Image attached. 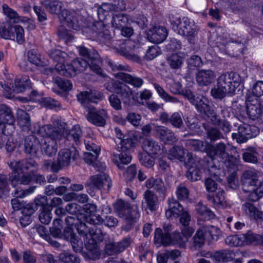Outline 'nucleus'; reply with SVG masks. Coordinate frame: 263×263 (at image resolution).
I'll use <instances>...</instances> for the list:
<instances>
[{"label":"nucleus","mask_w":263,"mask_h":263,"mask_svg":"<svg viewBox=\"0 0 263 263\" xmlns=\"http://www.w3.org/2000/svg\"><path fill=\"white\" fill-rule=\"evenodd\" d=\"M209 200L217 208H224L227 205L224 192L220 189H218L213 195H209Z\"/></svg>","instance_id":"nucleus-36"},{"label":"nucleus","mask_w":263,"mask_h":263,"mask_svg":"<svg viewBox=\"0 0 263 263\" xmlns=\"http://www.w3.org/2000/svg\"><path fill=\"white\" fill-rule=\"evenodd\" d=\"M219 169H217L216 167L212 168L210 170V174L211 178H208L205 179L204 181V185L206 191L210 193H213L217 190V185L215 183L214 179L220 181L222 180L220 176H223L225 173L222 172Z\"/></svg>","instance_id":"nucleus-22"},{"label":"nucleus","mask_w":263,"mask_h":263,"mask_svg":"<svg viewBox=\"0 0 263 263\" xmlns=\"http://www.w3.org/2000/svg\"><path fill=\"white\" fill-rule=\"evenodd\" d=\"M242 210L251 218L254 219H261L263 212L250 203H246L242 205Z\"/></svg>","instance_id":"nucleus-37"},{"label":"nucleus","mask_w":263,"mask_h":263,"mask_svg":"<svg viewBox=\"0 0 263 263\" xmlns=\"http://www.w3.org/2000/svg\"><path fill=\"white\" fill-rule=\"evenodd\" d=\"M9 166L12 170L9 175V180L13 187L34 181L33 174L36 170V164L34 161H13L9 163Z\"/></svg>","instance_id":"nucleus-4"},{"label":"nucleus","mask_w":263,"mask_h":263,"mask_svg":"<svg viewBox=\"0 0 263 263\" xmlns=\"http://www.w3.org/2000/svg\"><path fill=\"white\" fill-rule=\"evenodd\" d=\"M115 211L118 216L125 220L123 229L130 230L140 218V213L137 206L131 207L129 203L122 200H118L114 204Z\"/></svg>","instance_id":"nucleus-7"},{"label":"nucleus","mask_w":263,"mask_h":263,"mask_svg":"<svg viewBox=\"0 0 263 263\" xmlns=\"http://www.w3.org/2000/svg\"><path fill=\"white\" fill-rule=\"evenodd\" d=\"M189 142L194 149L200 151H205L212 160L218 157L223 158L225 154V145L222 143H219L216 146L211 145L205 146L203 145V142L200 140H191Z\"/></svg>","instance_id":"nucleus-13"},{"label":"nucleus","mask_w":263,"mask_h":263,"mask_svg":"<svg viewBox=\"0 0 263 263\" xmlns=\"http://www.w3.org/2000/svg\"><path fill=\"white\" fill-rule=\"evenodd\" d=\"M167 35L166 29L164 27L156 26L151 28L147 32V37L151 42L159 44L163 42Z\"/></svg>","instance_id":"nucleus-21"},{"label":"nucleus","mask_w":263,"mask_h":263,"mask_svg":"<svg viewBox=\"0 0 263 263\" xmlns=\"http://www.w3.org/2000/svg\"><path fill=\"white\" fill-rule=\"evenodd\" d=\"M183 95L199 112L206 115L212 122L214 121L213 119H215V123L218 122L214 110L211 109L208 105V100L206 98L202 96L196 97L190 90H185L183 92Z\"/></svg>","instance_id":"nucleus-10"},{"label":"nucleus","mask_w":263,"mask_h":263,"mask_svg":"<svg viewBox=\"0 0 263 263\" xmlns=\"http://www.w3.org/2000/svg\"><path fill=\"white\" fill-rule=\"evenodd\" d=\"M154 86L159 97L165 101L171 102H174L176 101L175 98L170 96L159 85L154 84Z\"/></svg>","instance_id":"nucleus-55"},{"label":"nucleus","mask_w":263,"mask_h":263,"mask_svg":"<svg viewBox=\"0 0 263 263\" xmlns=\"http://www.w3.org/2000/svg\"><path fill=\"white\" fill-rule=\"evenodd\" d=\"M88 184L98 189L108 191L112 185V182L108 175L105 174H101L91 176Z\"/></svg>","instance_id":"nucleus-19"},{"label":"nucleus","mask_w":263,"mask_h":263,"mask_svg":"<svg viewBox=\"0 0 263 263\" xmlns=\"http://www.w3.org/2000/svg\"><path fill=\"white\" fill-rule=\"evenodd\" d=\"M55 83L60 89L64 91H69L72 87V85L70 81L60 78H56Z\"/></svg>","instance_id":"nucleus-59"},{"label":"nucleus","mask_w":263,"mask_h":263,"mask_svg":"<svg viewBox=\"0 0 263 263\" xmlns=\"http://www.w3.org/2000/svg\"><path fill=\"white\" fill-rule=\"evenodd\" d=\"M230 254L229 250H223L216 251L213 254L210 252H202L200 255L203 257H211L215 261L224 262L229 261Z\"/></svg>","instance_id":"nucleus-35"},{"label":"nucleus","mask_w":263,"mask_h":263,"mask_svg":"<svg viewBox=\"0 0 263 263\" xmlns=\"http://www.w3.org/2000/svg\"><path fill=\"white\" fill-rule=\"evenodd\" d=\"M77 153V150L73 147L71 149L65 148L61 150L58 155L57 162L52 164L53 172H57L63 167L68 166L71 159H76Z\"/></svg>","instance_id":"nucleus-17"},{"label":"nucleus","mask_w":263,"mask_h":263,"mask_svg":"<svg viewBox=\"0 0 263 263\" xmlns=\"http://www.w3.org/2000/svg\"><path fill=\"white\" fill-rule=\"evenodd\" d=\"M187 157L188 160L186 165L188 171L186 173V177L192 181L200 180L203 161L194 157L191 154H188Z\"/></svg>","instance_id":"nucleus-16"},{"label":"nucleus","mask_w":263,"mask_h":263,"mask_svg":"<svg viewBox=\"0 0 263 263\" xmlns=\"http://www.w3.org/2000/svg\"><path fill=\"white\" fill-rule=\"evenodd\" d=\"M182 114L181 112H174L170 117V123L176 128H180L183 125Z\"/></svg>","instance_id":"nucleus-56"},{"label":"nucleus","mask_w":263,"mask_h":263,"mask_svg":"<svg viewBox=\"0 0 263 263\" xmlns=\"http://www.w3.org/2000/svg\"><path fill=\"white\" fill-rule=\"evenodd\" d=\"M87 111L86 118L89 122L100 126L105 124L107 116V112L105 110H97L93 107H88Z\"/></svg>","instance_id":"nucleus-20"},{"label":"nucleus","mask_w":263,"mask_h":263,"mask_svg":"<svg viewBox=\"0 0 263 263\" xmlns=\"http://www.w3.org/2000/svg\"><path fill=\"white\" fill-rule=\"evenodd\" d=\"M42 5L50 12L58 15L61 22H64L67 25L74 30L80 28V24L74 11H68L62 9V3L58 0H44L42 2Z\"/></svg>","instance_id":"nucleus-6"},{"label":"nucleus","mask_w":263,"mask_h":263,"mask_svg":"<svg viewBox=\"0 0 263 263\" xmlns=\"http://www.w3.org/2000/svg\"><path fill=\"white\" fill-rule=\"evenodd\" d=\"M173 30L178 34L186 36L190 42L197 34V28L195 22L186 17H176L171 20Z\"/></svg>","instance_id":"nucleus-8"},{"label":"nucleus","mask_w":263,"mask_h":263,"mask_svg":"<svg viewBox=\"0 0 263 263\" xmlns=\"http://www.w3.org/2000/svg\"><path fill=\"white\" fill-rule=\"evenodd\" d=\"M227 90L226 89V86L221 87L217 85L212 89L211 94L215 99H221L225 97Z\"/></svg>","instance_id":"nucleus-57"},{"label":"nucleus","mask_w":263,"mask_h":263,"mask_svg":"<svg viewBox=\"0 0 263 263\" xmlns=\"http://www.w3.org/2000/svg\"><path fill=\"white\" fill-rule=\"evenodd\" d=\"M60 263H79L80 259L76 255L68 252H63L58 256Z\"/></svg>","instance_id":"nucleus-52"},{"label":"nucleus","mask_w":263,"mask_h":263,"mask_svg":"<svg viewBox=\"0 0 263 263\" xmlns=\"http://www.w3.org/2000/svg\"><path fill=\"white\" fill-rule=\"evenodd\" d=\"M17 120L19 126L23 130L29 129L31 125L29 115L21 109H18L16 111Z\"/></svg>","instance_id":"nucleus-38"},{"label":"nucleus","mask_w":263,"mask_h":263,"mask_svg":"<svg viewBox=\"0 0 263 263\" xmlns=\"http://www.w3.org/2000/svg\"><path fill=\"white\" fill-rule=\"evenodd\" d=\"M182 235V236L179 233L177 232L173 233L171 235L167 232L163 234L161 229L157 228L155 232V243L158 245V247L160 245L168 246L177 244L183 247L185 243L187 241L189 238L191 236H185L183 233Z\"/></svg>","instance_id":"nucleus-9"},{"label":"nucleus","mask_w":263,"mask_h":263,"mask_svg":"<svg viewBox=\"0 0 263 263\" xmlns=\"http://www.w3.org/2000/svg\"><path fill=\"white\" fill-rule=\"evenodd\" d=\"M176 193L179 200H184L189 197V191L183 185H180L177 187Z\"/></svg>","instance_id":"nucleus-61"},{"label":"nucleus","mask_w":263,"mask_h":263,"mask_svg":"<svg viewBox=\"0 0 263 263\" xmlns=\"http://www.w3.org/2000/svg\"><path fill=\"white\" fill-rule=\"evenodd\" d=\"M145 185L148 189L154 188V190L163 193L165 191V186L162 180L160 178H151L145 182Z\"/></svg>","instance_id":"nucleus-44"},{"label":"nucleus","mask_w":263,"mask_h":263,"mask_svg":"<svg viewBox=\"0 0 263 263\" xmlns=\"http://www.w3.org/2000/svg\"><path fill=\"white\" fill-rule=\"evenodd\" d=\"M82 135V130L80 125H74L72 129L69 131L67 136V139L69 140H73L77 144L80 142V139Z\"/></svg>","instance_id":"nucleus-50"},{"label":"nucleus","mask_w":263,"mask_h":263,"mask_svg":"<svg viewBox=\"0 0 263 263\" xmlns=\"http://www.w3.org/2000/svg\"><path fill=\"white\" fill-rule=\"evenodd\" d=\"M142 207L145 210H149L151 212L156 211L158 207L157 196L152 191L147 190L144 196V201L142 202Z\"/></svg>","instance_id":"nucleus-29"},{"label":"nucleus","mask_w":263,"mask_h":263,"mask_svg":"<svg viewBox=\"0 0 263 263\" xmlns=\"http://www.w3.org/2000/svg\"><path fill=\"white\" fill-rule=\"evenodd\" d=\"M14 117L11 109L7 105L0 104V127L3 125L2 131L5 135H11L14 130Z\"/></svg>","instance_id":"nucleus-14"},{"label":"nucleus","mask_w":263,"mask_h":263,"mask_svg":"<svg viewBox=\"0 0 263 263\" xmlns=\"http://www.w3.org/2000/svg\"><path fill=\"white\" fill-rule=\"evenodd\" d=\"M0 36L6 40L14 39V36L12 26L6 28L3 25H0Z\"/></svg>","instance_id":"nucleus-58"},{"label":"nucleus","mask_w":263,"mask_h":263,"mask_svg":"<svg viewBox=\"0 0 263 263\" xmlns=\"http://www.w3.org/2000/svg\"><path fill=\"white\" fill-rule=\"evenodd\" d=\"M142 149L144 152L157 157L163 153V149L159 143L152 139H147L143 141Z\"/></svg>","instance_id":"nucleus-26"},{"label":"nucleus","mask_w":263,"mask_h":263,"mask_svg":"<svg viewBox=\"0 0 263 263\" xmlns=\"http://www.w3.org/2000/svg\"><path fill=\"white\" fill-rule=\"evenodd\" d=\"M185 58V54L183 52H179L172 54L168 60L170 66L174 69L180 68L182 65Z\"/></svg>","instance_id":"nucleus-43"},{"label":"nucleus","mask_w":263,"mask_h":263,"mask_svg":"<svg viewBox=\"0 0 263 263\" xmlns=\"http://www.w3.org/2000/svg\"><path fill=\"white\" fill-rule=\"evenodd\" d=\"M42 106L50 108H55L59 105V103L51 98H44L41 101Z\"/></svg>","instance_id":"nucleus-64"},{"label":"nucleus","mask_w":263,"mask_h":263,"mask_svg":"<svg viewBox=\"0 0 263 263\" xmlns=\"http://www.w3.org/2000/svg\"><path fill=\"white\" fill-rule=\"evenodd\" d=\"M217 85L221 87L226 86V89H229L230 88V73L222 74L219 77Z\"/></svg>","instance_id":"nucleus-62"},{"label":"nucleus","mask_w":263,"mask_h":263,"mask_svg":"<svg viewBox=\"0 0 263 263\" xmlns=\"http://www.w3.org/2000/svg\"><path fill=\"white\" fill-rule=\"evenodd\" d=\"M63 236L64 238L69 241L72 245L73 250L77 252H81L83 248V241L81 237L79 238L73 232L71 227H67L64 230ZM80 236H81L80 235Z\"/></svg>","instance_id":"nucleus-24"},{"label":"nucleus","mask_w":263,"mask_h":263,"mask_svg":"<svg viewBox=\"0 0 263 263\" xmlns=\"http://www.w3.org/2000/svg\"><path fill=\"white\" fill-rule=\"evenodd\" d=\"M195 210L197 213L204 220H209L215 218V214L205 205L199 202L196 205Z\"/></svg>","instance_id":"nucleus-40"},{"label":"nucleus","mask_w":263,"mask_h":263,"mask_svg":"<svg viewBox=\"0 0 263 263\" xmlns=\"http://www.w3.org/2000/svg\"><path fill=\"white\" fill-rule=\"evenodd\" d=\"M243 190L250 193L248 198L257 201L263 196V174L253 170H248L243 174Z\"/></svg>","instance_id":"nucleus-5"},{"label":"nucleus","mask_w":263,"mask_h":263,"mask_svg":"<svg viewBox=\"0 0 263 263\" xmlns=\"http://www.w3.org/2000/svg\"><path fill=\"white\" fill-rule=\"evenodd\" d=\"M118 81L132 84L136 87H140L143 83V80L137 77H133L129 74L119 72L114 74Z\"/></svg>","instance_id":"nucleus-31"},{"label":"nucleus","mask_w":263,"mask_h":263,"mask_svg":"<svg viewBox=\"0 0 263 263\" xmlns=\"http://www.w3.org/2000/svg\"><path fill=\"white\" fill-rule=\"evenodd\" d=\"M157 157L149 155L147 153H141L139 154V159L141 164L148 168L153 167L155 164V160Z\"/></svg>","instance_id":"nucleus-46"},{"label":"nucleus","mask_w":263,"mask_h":263,"mask_svg":"<svg viewBox=\"0 0 263 263\" xmlns=\"http://www.w3.org/2000/svg\"><path fill=\"white\" fill-rule=\"evenodd\" d=\"M80 54L83 59H78L73 60L70 65H65V62L67 61V54L60 50L54 49L51 50L49 54L50 57L57 62L55 65V70L61 75L66 77L74 76L77 71H84L88 66L90 69L97 74L105 77L103 70L100 68L101 63L98 53L95 50L89 52L84 47H79Z\"/></svg>","instance_id":"nucleus-1"},{"label":"nucleus","mask_w":263,"mask_h":263,"mask_svg":"<svg viewBox=\"0 0 263 263\" xmlns=\"http://www.w3.org/2000/svg\"><path fill=\"white\" fill-rule=\"evenodd\" d=\"M261 109L259 104H248L247 105V114L251 119H257L258 118L259 113L261 112Z\"/></svg>","instance_id":"nucleus-53"},{"label":"nucleus","mask_w":263,"mask_h":263,"mask_svg":"<svg viewBox=\"0 0 263 263\" xmlns=\"http://www.w3.org/2000/svg\"><path fill=\"white\" fill-rule=\"evenodd\" d=\"M40 57L41 55L36 54L34 51H29L28 52V61H21L19 64L20 68L24 70L29 71L33 69V65L38 66H44V64Z\"/></svg>","instance_id":"nucleus-23"},{"label":"nucleus","mask_w":263,"mask_h":263,"mask_svg":"<svg viewBox=\"0 0 263 263\" xmlns=\"http://www.w3.org/2000/svg\"><path fill=\"white\" fill-rule=\"evenodd\" d=\"M55 127L46 125L40 128V133L44 137L41 140V149L48 156L55 155L58 149L57 140H60L66 130L67 125L60 119L53 121Z\"/></svg>","instance_id":"nucleus-3"},{"label":"nucleus","mask_w":263,"mask_h":263,"mask_svg":"<svg viewBox=\"0 0 263 263\" xmlns=\"http://www.w3.org/2000/svg\"><path fill=\"white\" fill-rule=\"evenodd\" d=\"M115 132L117 138L119 139V141H116V143H118L119 144L121 145V148L122 149H128L132 147L135 145L136 142L135 139H125V136L122 133L121 129L119 127L115 128Z\"/></svg>","instance_id":"nucleus-33"},{"label":"nucleus","mask_w":263,"mask_h":263,"mask_svg":"<svg viewBox=\"0 0 263 263\" xmlns=\"http://www.w3.org/2000/svg\"><path fill=\"white\" fill-rule=\"evenodd\" d=\"M92 226L88 228L84 222H80V226L77 228L79 235L83 237V241L86 249L89 251V256L92 259H98L100 255V251L97 248L96 239L101 234L100 230H98L96 225L100 224L102 222V218L96 213L88 215L83 220Z\"/></svg>","instance_id":"nucleus-2"},{"label":"nucleus","mask_w":263,"mask_h":263,"mask_svg":"<svg viewBox=\"0 0 263 263\" xmlns=\"http://www.w3.org/2000/svg\"><path fill=\"white\" fill-rule=\"evenodd\" d=\"M242 158L245 162L252 163H257L258 160L255 148L250 147L246 149V152L243 154Z\"/></svg>","instance_id":"nucleus-51"},{"label":"nucleus","mask_w":263,"mask_h":263,"mask_svg":"<svg viewBox=\"0 0 263 263\" xmlns=\"http://www.w3.org/2000/svg\"><path fill=\"white\" fill-rule=\"evenodd\" d=\"M161 53L159 47L156 45L149 47L146 50L144 58L147 60H152L158 57Z\"/></svg>","instance_id":"nucleus-54"},{"label":"nucleus","mask_w":263,"mask_h":263,"mask_svg":"<svg viewBox=\"0 0 263 263\" xmlns=\"http://www.w3.org/2000/svg\"><path fill=\"white\" fill-rule=\"evenodd\" d=\"M246 235H236L231 236V246L238 247L245 244Z\"/></svg>","instance_id":"nucleus-63"},{"label":"nucleus","mask_w":263,"mask_h":263,"mask_svg":"<svg viewBox=\"0 0 263 263\" xmlns=\"http://www.w3.org/2000/svg\"><path fill=\"white\" fill-rule=\"evenodd\" d=\"M217 119L218 120V122L216 123H215L214 119H213L214 121L213 122L210 120V119H209L214 125V126L210 127V128L207 131L208 137L211 141H214L221 138V133L217 127V125L220 123V121L217 117Z\"/></svg>","instance_id":"nucleus-48"},{"label":"nucleus","mask_w":263,"mask_h":263,"mask_svg":"<svg viewBox=\"0 0 263 263\" xmlns=\"http://www.w3.org/2000/svg\"><path fill=\"white\" fill-rule=\"evenodd\" d=\"M128 23V17L123 14H118L113 16L111 24L113 27L120 29L126 26Z\"/></svg>","instance_id":"nucleus-41"},{"label":"nucleus","mask_w":263,"mask_h":263,"mask_svg":"<svg viewBox=\"0 0 263 263\" xmlns=\"http://www.w3.org/2000/svg\"><path fill=\"white\" fill-rule=\"evenodd\" d=\"M168 208L165 212L168 218H177L184 211L182 206L174 198L168 200Z\"/></svg>","instance_id":"nucleus-30"},{"label":"nucleus","mask_w":263,"mask_h":263,"mask_svg":"<svg viewBox=\"0 0 263 263\" xmlns=\"http://www.w3.org/2000/svg\"><path fill=\"white\" fill-rule=\"evenodd\" d=\"M185 154V149L181 146L172 147L168 152V158L170 160H179L183 161V157Z\"/></svg>","instance_id":"nucleus-45"},{"label":"nucleus","mask_w":263,"mask_h":263,"mask_svg":"<svg viewBox=\"0 0 263 263\" xmlns=\"http://www.w3.org/2000/svg\"><path fill=\"white\" fill-rule=\"evenodd\" d=\"M40 148V142L34 137L28 138L25 143V151L27 154L34 155L37 154Z\"/></svg>","instance_id":"nucleus-39"},{"label":"nucleus","mask_w":263,"mask_h":263,"mask_svg":"<svg viewBox=\"0 0 263 263\" xmlns=\"http://www.w3.org/2000/svg\"><path fill=\"white\" fill-rule=\"evenodd\" d=\"M79 101L82 105L85 106L89 102L97 103L103 99L102 94L96 90L83 91L77 96Z\"/></svg>","instance_id":"nucleus-25"},{"label":"nucleus","mask_w":263,"mask_h":263,"mask_svg":"<svg viewBox=\"0 0 263 263\" xmlns=\"http://www.w3.org/2000/svg\"><path fill=\"white\" fill-rule=\"evenodd\" d=\"M12 29L14 33V39L12 40L15 41L18 44L23 43L25 41L24 30L22 27L20 25H14L12 26Z\"/></svg>","instance_id":"nucleus-49"},{"label":"nucleus","mask_w":263,"mask_h":263,"mask_svg":"<svg viewBox=\"0 0 263 263\" xmlns=\"http://www.w3.org/2000/svg\"><path fill=\"white\" fill-rule=\"evenodd\" d=\"M155 132L156 135L164 142L171 144L177 141L174 133L166 127L163 126H156Z\"/></svg>","instance_id":"nucleus-28"},{"label":"nucleus","mask_w":263,"mask_h":263,"mask_svg":"<svg viewBox=\"0 0 263 263\" xmlns=\"http://www.w3.org/2000/svg\"><path fill=\"white\" fill-rule=\"evenodd\" d=\"M3 89L4 95L10 99L14 96V93L24 91L31 87V81L27 76H17L14 80V84L7 82L4 85H1Z\"/></svg>","instance_id":"nucleus-11"},{"label":"nucleus","mask_w":263,"mask_h":263,"mask_svg":"<svg viewBox=\"0 0 263 263\" xmlns=\"http://www.w3.org/2000/svg\"><path fill=\"white\" fill-rule=\"evenodd\" d=\"M179 216H180V222L183 226L182 228V233L185 236H191L194 232V230L189 227V223L191 221L190 215L186 211L184 210Z\"/></svg>","instance_id":"nucleus-34"},{"label":"nucleus","mask_w":263,"mask_h":263,"mask_svg":"<svg viewBox=\"0 0 263 263\" xmlns=\"http://www.w3.org/2000/svg\"><path fill=\"white\" fill-rule=\"evenodd\" d=\"M3 13L6 15L11 21L14 23H18L20 22L25 21L23 20L18 16L17 12L12 9L9 7L7 5L4 4L2 6Z\"/></svg>","instance_id":"nucleus-47"},{"label":"nucleus","mask_w":263,"mask_h":263,"mask_svg":"<svg viewBox=\"0 0 263 263\" xmlns=\"http://www.w3.org/2000/svg\"><path fill=\"white\" fill-rule=\"evenodd\" d=\"M259 133V128L252 125L242 124L239 126L237 133H233L232 137L237 142H246L249 139L256 137Z\"/></svg>","instance_id":"nucleus-15"},{"label":"nucleus","mask_w":263,"mask_h":263,"mask_svg":"<svg viewBox=\"0 0 263 263\" xmlns=\"http://www.w3.org/2000/svg\"><path fill=\"white\" fill-rule=\"evenodd\" d=\"M114 9L115 6L112 4L104 3L99 8L98 14L99 16L101 15L106 16L110 11H113Z\"/></svg>","instance_id":"nucleus-60"},{"label":"nucleus","mask_w":263,"mask_h":263,"mask_svg":"<svg viewBox=\"0 0 263 263\" xmlns=\"http://www.w3.org/2000/svg\"><path fill=\"white\" fill-rule=\"evenodd\" d=\"M221 236L220 230L214 226H204L199 228L194 237V243L196 246L201 247L205 239L209 240L217 241Z\"/></svg>","instance_id":"nucleus-12"},{"label":"nucleus","mask_w":263,"mask_h":263,"mask_svg":"<svg viewBox=\"0 0 263 263\" xmlns=\"http://www.w3.org/2000/svg\"><path fill=\"white\" fill-rule=\"evenodd\" d=\"M119 84H115L113 80H110L105 84L106 88L110 92H115L120 95L124 103H128L133 97V92L131 89L121 81H118Z\"/></svg>","instance_id":"nucleus-18"},{"label":"nucleus","mask_w":263,"mask_h":263,"mask_svg":"<svg viewBox=\"0 0 263 263\" xmlns=\"http://www.w3.org/2000/svg\"><path fill=\"white\" fill-rule=\"evenodd\" d=\"M112 160L117 166L121 168V164H127L132 160V156L128 152H123L120 154H114L112 156Z\"/></svg>","instance_id":"nucleus-42"},{"label":"nucleus","mask_w":263,"mask_h":263,"mask_svg":"<svg viewBox=\"0 0 263 263\" xmlns=\"http://www.w3.org/2000/svg\"><path fill=\"white\" fill-rule=\"evenodd\" d=\"M216 75L211 70H200L196 73V79L201 86H207L214 82Z\"/></svg>","instance_id":"nucleus-27"},{"label":"nucleus","mask_w":263,"mask_h":263,"mask_svg":"<svg viewBox=\"0 0 263 263\" xmlns=\"http://www.w3.org/2000/svg\"><path fill=\"white\" fill-rule=\"evenodd\" d=\"M34 190V187H30L26 190H23L21 189L17 188L14 192V196L15 198L12 199L11 204L12 208L14 210H18L22 207V204L18 198H23L31 193H32Z\"/></svg>","instance_id":"nucleus-32"}]
</instances>
